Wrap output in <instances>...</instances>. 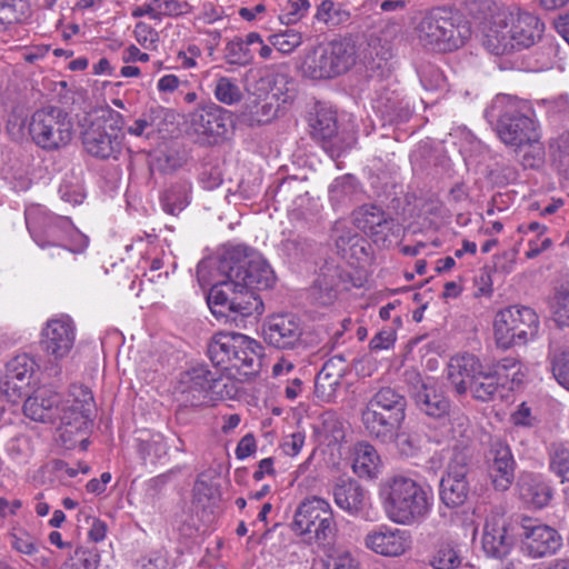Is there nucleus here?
I'll list each match as a JSON object with an SVG mask.
<instances>
[{"label": "nucleus", "mask_w": 569, "mask_h": 569, "mask_svg": "<svg viewBox=\"0 0 569 569\" xmlns=\"http://www.w3.org/2000/svg\"><path fill=\"white\" fill-rule=\"evenodd\" d=\"M498 111L497 133L499 139L516 151L529 149L523 156L522 164L533 168L541 162L543 146L535 111L530 103L510 96H500L491 104Z\"/></svg>", "instance_id": "nucleus-1"}, {"label": "nucleus", "mask_w": 569, "mask_h": 569, "mask_svg": "<svg viewBox=\"0 0 569 569\" xmlns=\"http://www.w3.org/2000/svg\"><path fill=\"white\" fill-rule=\"evenodd\" d=\"M217 271L224 277V281L253 291L269 289L276 281L268 261L258 251L243 244L227 248L219 258Z\"/></svg>", "instance_id": "nucleus-2"}, {"label": "nucleus", "mask_w": 569, "mask_h": 569, "mask_svg": "<svg viewBox=\"0 0 569 569\" xmlns=\"http://www.w3.org/2000/svg\"><path fill=\"white\" fill-rule=\"evenodd\" d=\"M407 399L391 387L380 388L366 403L361 421L369 437L389 445L406 419Z\"/></svg>", "instance_id": "nucleus-3"}, {"label": "nucleus", "mask_w": 569, "mask_h": 569, "mask_svg": "<svg viewBox=\"0 0 569 569\" xmlns=\"http://www.w3.org/2000/svg\"><path fill=\"white\" fill-rule=\"evenodd\" d=\"M385 509L390 520L412 525L423 520L432 506V493L417 481L403 476L391 478L385 489Z\"/></svg>", "instance_id": "nucleus-4"}, {"label": "nucleus", "mask_w": 569, "mask_h": 569, "mask_svg": "<svg viewBox=\"0 0 569 569\" xmlns=\"http://www.w3.org/2000/svg\"><path fill=\"white\" fill-rule=\"evenodd\" d=\"M24 214L28 230L41 249L56 248L57 256L69 257L78 251L72 246L73 237L80 240L78 249L88 244L87 238L79 234L69 218L49 214L38 206L28 208Z\"/></svg>", "instance_id": "nucleus-5"}, {"label": "nucleus", "mask_w": 569, "mask_h": 569, "mask_svg": "<svg viewBox=\"0 0 569 569\" xmlns=\"http://www.w3.org/2000/svg\"><path fill=\"white\" fill-rule=\"evenodd\" d=\"M291 529L323 549L333 545L338 531L330 503L317 496L308 497L298 505Z\"/></svg>", "instance_id": "nucleus-6"}, {"label": "nucleus", "mask_w": 569, "mask_h": 569, "mask_svg": "<svg viewBox=\"0 0 569 569\" xmlns=\"http://www.w3.org/2000/svg\"><path fill=\"white\" fill-rule=\"evenodd\" d=\"M357 58L351 39H336L307 54L300 69L303 77L312 80L333 79L351 70Z\"/></svg>", "instance_id": "nucleus-7"}, {"label": "nucleus", "mask_w": 569, "mask_h": 569, "mask_svg": "<svg viewBox=\"0 0 569 569\" xmlns=\"http://www.w3.org/2000/svg\"><path fill=\"white\" fill-rule=\"evenodd\" d=\"M420 39L431 50L453 51L465 44L471 34L470 27L459 14L438 8L420 22Z\"/></svg>", "instance_id": "nucleus-8"}, {"label": "nucleus", "mask_w": 569, "mask_h": 569, "mask_svg": "<svg viewBox=\"0 0 569 569\" xmlns=\"http://www.w3.org/2000/svg\"><path fill=\"white\" fill-rule=\"evenodd\" d=\"M61 409L58 428L59 440L66 449H73L78 443L87 449V429L93 407V396L88 387L71 386Z\"/></svg>", "instance_id": "nucleus-9"}, {"label": "nucleus", "mask_w": 569, "mask_h": 569, "mask_svg": "<svg viewBox=\"0 0 569 569\" xmlns=\"http://www.w3.org/2000/svg\"><path fill=\"white\" fill-rule=\"evenodd\" d=\"M208 306L217 318L238 321L263 312V302L253 290L240 288L224 280L213 284L207 297Z\"/></svg>", "instance_id": "nucleus-10"}, {"label": "nucleus", "mask_w": 569, "mask_h": 569, "mask_svg": "<svg viewBox=\"0 0 569 569\" xmlns=\"http://www.w3.org/2000/svg\"><path fill=\"white\" fill-rule=\"evenodd\" d=\"M32 141L43 150L54 151L68 146L73 136V124L60 107H46L37 110L29 122Z\"/></svg>", "instance_id": "nucleus-11"}, {"label": "nucleus", "mask_w": 569, "mask_h": 569, "mask_svg": "<svg viewBox=\"0 0 569 569\" xmlns=\"http://www.w3.org/2000/svg\"><path fill=\"white\" fill-rule=\"evenodd\" d=\"M538 331V315L529 307L511 306L495 317L493 335L499 348L526 345L537 337Z\"/></svg>", "instance_id": "nucleus-12"}, {"label": "nucleus", "mask_w": 569, "mask_h": 569, "mask_svg": "<svg viewBox=\"0 0 569 569\" xmlns=\"http://www.w3.org/2000/svg\"><path fill=\"white\" fill-rule=\"evenodd\" d=\"M472 470L471 456L463 451L450 458L446 472L439 482V500L448 509L463 506L470 493L469 476Z\"/></svg>", "instance_id": "nucleus-13"}, {"label": "nucleus", "mask_w": 569, "mask_h": 569, "mask_svg": "<svg viewBox=\"0 0 569 569\" xmlns=\"http://www.w3.org/2000/svg\"><path fill=\"white\" fill-rule=\"evenodd\" d=\"M189 130L202 142H217L232 127L231 112L209 102L200 106L188 116Z\"/></svg>", "instance_id": "nucleus-14"}, {"label": "nucleus", "mask_w": 569, "mask_h": 569, "mask_svg": "<svg viewBox=\"0 0 569 569\" xmlns=\"http://www.w3.org/2000/svg\"><path fill=\"white\" fill-rule=\"evenodd\" d=\"M521 530L523 550L532 559L552 556L562 546L560 533L553 527L538 520L523 518Z\"/></svg>", "instance_id": "nucleus-15"}, {"label": "nucleus", "mask_w": 569, "mask_h": 569, "mask_svg": "<svg viewBox=\"0 0 569 569\" xmlns=\"http://www.w3.org/2000/svg\"><path fill=\"white\" fill-rule=\"evenodd\" d=\"M497 23L509 27L517 50L535 44L543 31V23L537 16L520 9L497 11Z\"/></svg>", "instance_id": "nucleus-16"}, {"label": "nucleus", "mask_w": 569, "mask_h": 569, "mask_svg": "<svg viewBox=\"0 0 569 569\" xmlns=\"http://www.w3.org/2000/svg\"><path fill=\"white\" fill-rule=\"evenodd\" d=\"M74 341L76 325L68 316L49 319L41 330V348L54 360L66 358L71 352Z\"/></svg>", "instance_id": "nucleus-17"}, {"label": "nucleus", "mask_w": 569, "mask_h": 569, "mask_svg": "<svg viewBox=\"0 0 569 569\" xmlns=\"http://www.w3.org/2000/svg\"><path fill=\"white\" fill-rule=\"evenodd\" d=\"M219 380L218 371L210 370L206 365H197L180 375L178 390L186 402L199 406Z\"/></svg>", "instance_id": "nucleus-18"}, {"label": "nucleus", "mask_w": 569, "mask_h": 569, "mask_svg": "<svg viewBox=\"0 0 569 569\" xmlns=\"http://www.w3.org/2000/svg\"><path fill=\"white\" fill-rule=\"evenodd\" d=\"M300 319L292 313L271 316L262 327L264 341L278 349H292L302 336Z\"/></svg>", "instance_id": "nucleus-19"}, {"label": "nucleus", "mask_w": 569, "mask_h": 569, "mask_svg": "<svg viewBox=\"0 0 569 569\" xmlns=\"http://www.w3.org/2000/svg\"><path fill=\"white\" fill-rule=\"evenodd\" d=\"M353 221L377 244H385L397 227L395 219L375 204H363L355 210Z\"/></svg>", "instance_id": "nucleus-20"}, {"label": "nucleus", "mask_w": 569, "mask_h": 569, "mask_svg": "<svg viewBox=\"0 0 569 569\" xmlns=\"http://www.w3.org/2000/svg\"><path fill=\"white\" fill-rule=\"evenodd\" d=\"M121 137L111 128L109 131L101 119H96L82 131L84 150L100 159L117 158L121 151Z\"/></svg>", "instance_id": "nucleus-21"}, {"label": "nucleus", "mask_w": 569, "mask_h": 569, "mask_svg": "<svg viewBox=\"0 0 569 569\" xmlns=\"http://www.w3.org/2000/svg\"><path fill=\"white\" fill-rule=\"evenodd\" d=\"M365 545L378 555L399 557L410 548L411 540L406 530L380 527L365 537Z\"/></svg>", "instance_id": "nucleus-22"}, {"label": "nucleus", "mask_w": 569, "mask_h": 569, "mask_svg": "<svg viewBox=\"0 0 569 569\" xmlns=\"http://www.w3.org/2000/svg\"><path fill=\"white\" fill-rule=\"evenodd\" d=\"M311 127L312 137L321 142L322 148L331 158L339 157L346 149L350 148L351 143H346L338 133L337 118L333 111L320 109Z\"/></svg>", "instance_id": "nucleus-23"}, {"label": "nucleus", "mask_w": 569, "mask_h": 569, "mask_svg": "<svg viewBox=\"0 0 569 569\" xmlns=\"http://www.w3.org/2000/svg\"><path fill=\"white\" fill-rule=\"evenodd\" d=\"M66 398L51 390L40 389L34 396L28 397L23 403V413L33 421L54 422L61 416Z\"/></svg>", "instance_id": "nucleus-24"}, {"label": "nucleus", "mask_w": 569, "mask_h": 569, "mask_svg": "<svg viewBox=\"0 0 569 569\" xmlns=\"http://www.w3.org/2000/svg\"><path fill=\"white\" fill-rule=\"evenodd\" d=\"M488 471L497 490H507L515 478V460L510 448L501 442L491 443L488 456Z\"/></svg>", "instance_id": "nucleus-25"}, {"label": "nucleus", "mask_w": 569, "mask_h": 569, "mask_svg": "<svg viewBox=\"0 0 569 569\" xmlns=\"http://www.w3.org/2000/svg\"><path fill=\"white\" fill-rule=\"evenodd\" d=\"M513 545L509 525L502 517L493 516L486 520L482 535V548L493 558L506 557Z\"/></svg>", "instance_id": "nucleus-26"}, {"label": "nucleus", "mask_w": 569, "mask_h": 569, "mask_svg": "<svg viewBox=\"0 0 569 569\" xmlns=\"http://www.w3.org/2000/svg\"><path fill=\"white\" fill-rule=\"evenodd\" d=\"M335 503L351 516L361 513L369 505L368 491L355 479H339L332 487Z\"/></svg>", "instance_id": "nucleus-27"}, {"label": "nucleus", "mask_w": 569, "mask_h": 569, "mask_svg": "<svg viewBox=\"0 0 569 569\" xmlns=\"http://www.w3.org/2000/svg\"><path fill=\"white\" fill-rule=\"evenodd\" d=\"M482 368L481 361L475 355L452 357L448 365V380L457 393L465 395Z\"/></svg>", "instance_id": "nucleus-28"}, {"label": "nucleus", "mask_w": 569, "mask_h": 569, "mask_svg": "<svg viewBox=\"0 0 569 569\" xmlns=\"http://www.w3.org/2000/svg\"><path fill=\"white\" fill-rule=\"evenodd\" d=\"M243 335L237 332L216 333L208 346V356L212 363L223 369H230L237 349L243 348Z\"/></svg>", "instance_id": "nucleus-29"}, {"label": "nucleus", "mask_w": 569, "mask_h": 569, "mask_svg": "<svg viewBox=\"0 0 569 569\" xmlns=\"http://www.w3.org/2000/svg\"><path fill=\"white\" fill-rule=\"evenodd\" d=\"M286 102L287 98L280 101L277 93H268L264 99L247 107L241 114L242 121L250 127L267 124L283 112Z\"/></svg>", "instance_id": "nucleus-30"}, {"label": "nucleus", "mask_w": 569, "mask_h": 569, "mask_svg": "<svg viewBox=\"0 0 569 569\" xmlns=\"http://www.w3.org/2000/svg\"><path fill=\"white\" fill-rule=\"evenodd\" d=\"M243 348L237 349L232 358L231 367L242 376H252L259 372L261 367L262 347L254 339L243 335Z\"/></svg>", "instance_id": "nucleus-31"}, {"label": "nucleus", "mask_w": 569, "mask_h": 569, "mask_svg": "<svg viewBox=\"0 0 569 569\" xmlns=\"http://www.w3.org/2000/svg\"><path fill=\"white\" fill-rule=\"evenodd\" d=\"M518 487L521 499L535 508L546 507L552 498L551 487L539 476H522Z\"/></svg>", "instance_id": "nucleus-32"}, {"label": "nucleus", "mask_w": 569, "mask_h": 569, "mask_svg": "<svg viewBox=\"0 0 569 569\" xmlns=\"http://www.w3.org/2000/svg\"><path fill=\"white\" fill-rule=\"evenodd\" d=\"M412 397L417 408L431 418H441L449 413L450 401L448 398L425 383Z\"/></svg>", "instance_id": "nucleus-33"}, {"label": "nucleus", "mask_w": 569, "mask_h": 569, "mask_svg": "<svg viewBox=\"0 0 569 569\" xmlns=\"http://www.w3.org/2000/svg\"><path fill=\"white\" fill-rule=\"evenodd\" d=\"M509 27L498 26L497 12L492 17V22L483 36V47L496 56H505L517 51L513 39L510 38Z\"/></svg>", "instance_id": "nucleus-34"}, {"label": "nucleus", "mask_w": 569, "mask_h": 569, "mask_svg": "<svg viewBox=\"0 0 569 569\" xmlns=\"http://www.w3.org/2000/svg\"><path fill=\"white\" fill-rule=\"evenodd\" d=\"M447 436L443 440H438L439 443L447 442L453 445V453L463 451L469 455L467 446L472 438V428L470 420L462 413L453 415L450 419Z\"/></svg>", "instance_id": "nucleus-35"}, {"label": "nucleus", "mask_w": 569, "mask_h": 569, "mask_svg": "<svg viewBox=\"0 0 569 569\" xmlns=\"http://www.w3.org/2000/svg\"><path fill=\"white\" fill-rule=\"evenodd\" d=\"M191 183L187 180H179L171 183L162 193L161 203L166 212L178 214L190 202Z\"/></svg>", "instance_id": "nucleus-36"}, {"label": "nucleus", "mask_w": 569, "mask_h": 569, "mask_svg": "<svg viewBox=\"0 0 569 569\" xmlns=\"http://www.w3.org/2000/svg\"><path fill=\"white\" fill-rule=\"evenodd\" d=\"M379 462L380 458L373 446L368 442H361L356 447L352 469L359 477H375Z\"/></svg>", "instance_id": "nucleus-37"}, {"label": "nucleus", "mask_w": 569, "mask_h": 569, "mask_svg": "<svg viewBox=\"0 0 569 569\" xmlns=\"http://www.w3.org/2000/svg\"><path fill=\"white\" fill-rule=\"evenodd\" d=\"M547 361L556 381L569 390V347L551 345Z\"/></svg>", "instance_id": "nucleus-38"}, {"label": "nucleus", "mask_w": 569, "mask_h": 569, "mask_svg": "<svg viewBox=\"0 0 569 569\" xmlns=\"http://www.w3.org/2000/svg\"><path fill=\"white\" fill-rule=\"evenodd\" d=\"M37 369L38 363L34 358L28 353H21L13 357L7 363L6 375H8L10 379H16L29 387Z\"/></svg>", "instance_id": "nucleus-39"}, {"label": "nucleus", "mask_w": 569, "mask_h": 569, "mask_svg": "<svg viewBox=\"0 0 569 569\" xmlns=\"http://www.w3.org/2000/svg\"><path fill=\"white\" fill-rule=\"evenodd\" d=\"M499 388L500 382L497 373L485 371L482 368L481 372L473 380L468 390L476 400L487 402L495 399Z\"/></svg>", "instance_id": "nucleus-40"}, {"label": "nucleus", "mask_w": 569, "mask_h": 569, "mask_svg": "<svg viewBox=\"0 0 569 569\" xmlns=\"http://www.w3.org/2000/svg\"><path fill=\"white\" fill-rule=\"evenodd\" d=\"M213 94L219 102L227 106L240 102L243 97L238 81L224 76L214 81Z\"/></svg>", "instance_id": "nucleus-41"}, {"label": "nucleus", "mask_w": 569, "mask_h": 569, "mask_svg": "<svg viewBox=\"0 0 569 569\" xmlns=\"http://www.w3.org/2000/svg\"><path fill=\"white\" fill-rule=\"evenodd\" d=\"M549 468L562 480L569 475V448L562 443H552L549 448Z\"/></svg>", "instance_id": "nucleus-42"}, {"label": "nucleus", "mask_w": 569, "mask_h": 569, "mask_svg": "<svg viewBox=\"0 0 569 569\" xmlns=\"http://www.w3.org/2000/svg\"><path fill=\"white\" fill-rule=\"evenodd\" d=\"M552 318L558 327H569V290L561 288L550 301Z\"/></svg>", "instance_id": "nucleus-43"}, {"label": "nucleus", "mask_w": 569, "mask_h": 569, "mask_svg": "<svg viewBox=\"0 0 569 569\" xmlns=\"http://www.w3.org/2000/svg\"><path fill=\"white\" fill-rule=\"evenodd\" d=\"M460 562L458 551L450 543L440 545L430 560L435 569H456Z\"/></svg>", "instance_id": "nucleus-44"}, {"label": "nucleus", "mask_w": 569, "mask_h": 569, "mask_svg": "<svg viewBox=\"0 0 569 569\" xmlns=\"http://www.w3.org/2000/svg\"><path fill=\"white\" fill-rule=\"evenodd\" d=\"M28 16V6L23 0H0V22L18 23Z\"/></svg>", "instance_id": "nucleus-45"}, {"label": "nucleus", "mask_w": 569, "mask_h": 569, "mask_svg": "<svg viewBox=\"0 0 569 569\" xmlns=\"http://www.w3.org/2000/svg\"><path fill=\"white\" fill-rule=\"evenodd\" d=\"M269 42L279 52L289 54L302 43V37L298 31L287 29L283 32L270 36Z\"/></svg>", "instance_id": "nucleus-46"}, {"label": "nucleus", "mask_w": 569, "mask_h": 569, "mask_svg": "<svg viewBox=\"0 0 569 569\" xmlns=\"http://www.w3.org/2000/svg\"><path fill=\"white\" fill-rule=\"evenodd\" d=\"M341 381L342 380L335 375L330 376L323 371H319L315 380V393L317 398L326 402L331 401Z\"/></svg>", "instance_id": "nucleus-47"}, {"label": "nucleus", "mask_w": 569, "mask_h": 569, "mask_svg": "<svg viewBox=\"0 0 569 569\" xmlns=\"http://www.w3.org/2000/svg\"><path fill=\"white\" fill-rule=\"evenodd\" d=\"M99 556L94 551L77 549L74 556L66 561L60 569H97Z\"/></svg>", "instance_id": "nucleus-48"}, {"label": "nucleus", "mask_w": 569, "mask_h": 569, "mask_svg": "<svg viewBox=\"0 0 569 569\" xmlns=\"http://www.w3.org/2000/svg\"><path fill=\"white\" fill-rule=\"evenodd\" d=\"M224 52L226 60L230 64L243 66L251 59L249 49L240 38L229 41L226 46Z\"/></svg>", "instance_id": "nucleus-49"}, {"label": "nucleus", "mask_w": 569, "mask_h": 569, "mask_svg": "<svg viewBox=\"0 0 569 569\" xmlns=\"http://www.w3.org/2000/svg\"><path fill=\"white\" fill-rule=\"evenodd\" d=\"M11 547L20 553L31 556L38 551L37 539L23 530L10 533Z\"/></svg>", "instance_id": "nucleus-50"}, {"label": "nucleus", "mask_w": 569, "mask_h": 569, "mask_svg": "<svg viewBox=\"0 0 569 569\" xmlns=\"http://www.w3.org/2000/svg\"><path fill=\"white\" fill-rule=\"evenodd\" d=\"M139 451L143 458H160L167 452V445L161 435H151L149 439H140Z\"/></svg>", "instance_id": "nucleus-51"}, {"label": "nucleus", "mask_w": 569, "mask_h": 569, "mask_svg": "<svg viewBox=\"0 0 569 569\" xmlns=\"http://www.w3.org/2000/svg\"><path fill=\"white\" fill-rule=\"evenodd\" d=\"M389 443H396L400 453L407 457L415 456L420 449V440L417 436L400 432V430H397L396 437L391 439Z\"/></svg>", "instance_id": "nucleus-52"}, {"label": "nucleus", "mask_w": 569, "mask_h": 569, "mask_svg": "<svg viewBox=\"0 0 569 569\" xmlns=\"http://www.w3.org/2000/svg\"><path fill=\"white\" fill-rule=\"evenodd\" d=\"M310 248L307 239L300 236H291L281 242V250L291 259H300Z\"/></svg>", "instance_id": "nucleus-53"}, {"label": "nucleus", "mask_w": 569, "mask_h": 569, "mask_svg": "<svg viewBox=\"0 0 569 569\" xmlns=\"http://www.w3.org/2000/svg\"><path fill=\"white\" fill-rule=\"evenodd\" d=\"M519 250L513 247L493 256V271L508 274L513 271Z\"/></svg>", "instance_id": "nucleus-54"}, {"label": "nucleus", "mask_w": 569, "mask_h": 569, "mask_svg": "<svg viewBox=\"0 0 569 569\" xmlns=\"http://www.w3.org/2000/svg\"><path fill=\"white\" fill-rule=\"evenodd\" d=\"M312 297L319 306H330L337 299V290L332 283L326 281V278L319 279L312 288Z\"/></svg>", "instance_id": "nucleus-55"}, {"label": "nucleus", "mask_w": 569, "mask_h": 569, "mask_svg": "<svg viewBox=\"0 0 569 569\" xmlns=\"http://www.w3.org/2000/svg\"><path fill=\"white\" fill-rule=\"evenodd\" d=\"M26 388H28L26 385L16 379H10L8 375L0 379V393L10 402H17L22 398L26 393Z\"/></svg>", "instance_id": "nucleus-56"}, {"label": "nucleus", "mask_w": 569, "mask_h": 569, "mask_svg": "<svg viewBox=\"0 0 569 569\" xmlns=\"http://www.w3.org/2000/svg\"><path fill=\"white\" fill-rule=\"evenodd\" d=\"M61 199L71 204H79L84 199L83 188L79 182H71L64 179L58 190Z\"/></svg>", "instance_id": "nucleus-57"}, {"label": "nucleus", "mask_w": 569, "mask_h": 569, "mask_svg": "<svg viewBox=\"0 0 569 569\" xmlns=\"http://www.w3.org/2000/svg\"><path fill=\"white\" fill-rule=\"evenodd\" d=\"M136 40L144 49H154L158 41L157 31L146 22H138L133 30Z\"/></svg>", "instance_id": "nucleus-58"}, {"label": "nucleus", "mask_w": 569, "mask_h": 569, "mask_svg": "<svg viewBox=\"0 0 569 569\" xmlns=\"http://www.w3.org/2000/svg\"><path fill=\"white\" fill-rule=\"evenodd\" d=\"M326 569H359L358 561L348 551H340L328 557Z\"/></svg>", "instance_id": "nucleus-59"}, {"label": "nucleus", "mask_w": 569, "mask_h": 569, "mask_svg": "<svg viewBox=\"0 0 569 569\" xmlns=\"http://www.w3.org/2000/svg\"><path fill=\"white\" fill-rule=\"evenodd\" d=\"M552 246V240L549 237L545 236H533L528 240V250L525 256L527 259H535L542 252L550 249Z\"/></svg>", "instance_id": "nucleus-60"}, {"label": "nucleus", "mask_w": 569, "mask_h": 569, "mask_svg": "<svg viewBox=\"0 0 569 569\" xmlns=\"http://www.w3.org/2000/svg\"><path fill=\"white\" fill-rule=\"evenodd\" d=\"M53 470L60 478H74L79 472L88 473L90 468L88 465L82 462H78L77 467H71L63 460H54Z\"/></svg>", "instance_id": "nucleus-61"}, {"label": "nucleus", "mask_w": 569, "mask_h": 569, "mask_svg": "<svg viewBox=\"0 0 569 569\" xmlns=\"http://www.w3.org/2000/svg\"><path fill=\"white\" fill-rule=\"evenodd\" d=\"M227 18L223 8L216 7L212 3H204L201 12L197 17L198 21L206 24H213L223 21Z\"/></svg>", "instance_id": "nucleus-62"}, {"label": "nucleus", "mask_w": 569, "mask_h": 569, "mask_svg": "<svg viewBox=\"0 0 569 569\" xmlns=\"http://www.w3.org/2000/svg\"><path fill=\"white\" fill-rule=\"evenodd\" d=\"M305 440V433L293 432L284 438L281 448L287 456L295 457L301 451Z\"/></svg>", "instance_id": "nucleus-63"}, {"label": "nucleus", "mask_w": 569, "mask_h": 569, "mask_svg": "<svg viewBox=\"0 0 569 569\" xmlns=\"http://www.w3.org/2000/svg\"><path fill=\"white\" fill-rule=\"evenodd\" d=\"M330 376H336L339 379H343L347 372V363L342 356H335L327 360L322 366L321 370Z\"/></svg>", "instance_id": "nucleus-64"}]
</instances>
